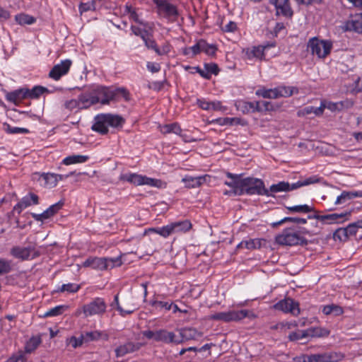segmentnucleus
Instances as JSON below:
<instances>
[{
  "label": "nucleus",
  "mask_w": 362,
  "mask_h": 362,
  "mask_svg": "<svg viewBox=\"0 0 362 362\" xmlns=\"http://www.w3.org/2000/svg\"><path fill=\"white\" fill-rule=\"evenodd\" d=\"M243 174H233L226 173L227 177L231 179L230 181H226L225 185L232 188L230 191H226V194L243 195L244 194L253 195H269L268 189L265 188L264 183L261 179L247 177H242Z\"/></svg>",
  "instance_id": "obj_1"
},
{
  "label": "nucleus",
  "mask_w": 362,
  "mask_h": 362,
  "mask_svg": "<svg viewBox=\"0 0 362 362\" xmlns=\"http://www.w3.org/2000/svg\"><path fill=\"white\" fill-rule=\"evenodd\" d=\"M124 123V119L117 115L100 114L95 117L91 129L100 134H106L108 132V127H121Z\"/></svg>",
  "instance_id": "obj_2"
},
{
  "label": "nucleus",
  "mask_w": 362,
  "mask_h": 362,
  "mask_svg": "<svg viewBox=\"0 0 362 362\" xmlns=\"http://www.w3.org/2000/svg\"><path fill=\"white\" fill-rule=\"evenodd\" d=\"M275 242L280 245L286 246H306L308 240L305 237L298 235L294 226L286 228L275 237Z\"/></svg>",
  "instance_id": "obj_3"
},
{
  "label": "nucleus",
  "mask_w": 362,
  "mask_h": 362,
  "mask_svg": "<svg viewBox=\"0 0 362 362\" xmlns=\"http://www.w3.org/2000/svg\"><path fill=\"white\" fill-rule=\"evenodd\" d=\"M321 181V178L317 175H314L310 177L305 179L304 180H299L296 183L289 184L288 182H279L276 184H273L270 186L269 189H268L269 195H266L267 197H274V193L281 192H290L294 189H296L300 187L309 185L311 184L318 183Z\"/></svg>",
  "instance_id": "obj_4"
},
{
  "label": "nucleus",
  "mask_w": 362,
  "mask_h": 362,
  "mask_svg": "<svg viewBox=\"0 0 362 362\" xmlns=\"http://www.w3.org/2000/svg\"><path fill=\"white\" fill-rule=\"evenodd\" d=\"M331 42L327 40H319L317 37H313L308 42V49L313 54H316L319 58L327 57L332 49Z\"/></svg>",
  "instance_id": "obj_5"
},
{
  "label": "nucleus",
  "mask_w": 362,
  "mask_h": 362,
  "mask_svg": "<svg viewBox=\"0 0 362 362\" xmlns=\"http://www.w3.org/2000/svg\"><path fill=\"white\" fill-rule=\"evenodd\" d=\"M92 103H101L103 105L109 104V103L115 100V93L113 88L106 86H97L91 91Z\"/></svg>",
  "instance_id": "obj_6"
},
{
  "label": "nucleus",
  "mask_w": 362,
  "mask_h": 362,
  "mask_svg": "<svg viewBox=\"0 0 362 362\" xmlns=\"http://www.w3.org/2000/svg\"><path fill=\"white\" fill-rule=\"evenodd\" d=\"M317 211L313 215H308V219H317L322 222H326L327 223H343L345 220H348V216L351 214V211H346L340 214L334 213L326 215H320Z\"/></svg>",
  "instance_id": "obj_7"
},
{
  "label": "nucleus",
  "mask_w": 362,
  "mask_h": 362,
  "mask_svg": "<svg viewBox=\"0 0 362 362\" xmlns=\"http://www.w3.org/2000/svg\"><path fill=\"white\" fill-rule=\"evenodd\" d=\"M217 48L214 45H209L205 40H200L194 45L182 49V54L189 55L192 53V56L199 54L201 51L205 52L208 55L213 56L215 54Z\"/></svg>",
  "instance_id": "obj_8"
},
{
  "label": "nucleus",
  "mask_w": 362,
  "mask_h": 362,
  "mask_svg": "<svg viewBox=\"0 0 362 362\" xmlns=\"http://www.w3.org/2000/svg\"><path fill=\"white\" fill-rule=\"evenodd\" d=\"M248 311L246 310H230L228 312L216 313L211 316L214 320L229 322L231 321H239L247 316Z\"/></svg>",
  "instance_id": "obj_9"
},
{
  "label": "nucleus",
  "mask_w": 362,
  "mask_h": 362,
  "mask_svg": "<svg viewBox=\"0 0 362 362\" xmlns=\"http://www.w3.org/2000/svg\"><path fill=\"white\" fill-rule=\"evenodd\" d=\"M106 308L107 305L104 299L96 298L89 303L84 305L83 310L84 315L88 317L95 315H102L105 312Z\"/></svg>",
  "instance_id": "obj_10"
},
{
  "label": "nucleus",
  "mask_w": 362,
  "mask_h": 362,
  "mask_svg": "<svg viewBox=\"0 0 362 362\" xmlns=\"http://www.w3.org/2000/svg\"><path fill=\"white\" fill-rule=\"evenodd\" d=\"M344 358L340 352H325L322 354H310L308 362H338Z\"/></svg>",
  "instance_id": "obj_11"
},
{
  "label": "nucleus",
  "mask_w": 362,
  "mask_h": 362,
  "mask_svg": "<svg viewBox=\"0 0 362 362\" xmlns=\"http://www.w3.org/2000/svg\"><path fill=\"white\" fill-rule=\"evenodd\" d=\"M274 308L284 313H290L295 316L300 314L299 303L290 298H285L276 303Z\"/></svg>",
  "instance_id": "obj_12"
},
{
  "label": "nucleus",
  "mask_w": 362,
  "mask_h": 362,
  "mask_svg": "<svg viewBox=\"0 0 362 362\" xmlns=\"http://www.w3.org/2000/svg\"><path fill=\"white\" fill-rule=\"evenodd\" d=\"M178 335L173 332H169L161 329L157 330L156 341H161L165 344H179L181 343V329H177Z\"/></svg>",
  "instance_id": "obj_13"
},
{
  "label": "nucleus",
  "mask_w": 362,
  "mask_h": 362,
  "mask_svg": "<svg viewBox=\"0 0 362 362\" xmlns=\"http://www.w3.org/2000/svg\"><path fill=\"white\" fill-rule=\"evenodd\" d=\"M156 5L158 14L169 20L174 21L179 15L177 7L167 1Z\"/></svg>",
  "instance_id": "obj_14"
},
{
  "label": "nucleus",
  "mask_w": 362,
  "mask_h": 362,
  "mask_svg": "<svg viewBox=\"0 0 362 362\" xmlns=\"http://www.w3.org/2000/svg\"><path fill=\"white\" fill-rule=\"evenodd\" d=\"M71 64L72 62L70 59H65L62 61L60 64L54 65L49 71V77L56 81L59 80L62 76L69 72Z\"/></svg>",
  "instance_id": "obj_15"
},
{
  "label": "nucleus",
  "mask_w": 362,
  "mask_h": 362,
  "mask_svg": "<svg viewBox=\"0 0 362 362\" xmlns=\"http://www.w3.org/2000/svg\"><path fill=\"white\" fill-rule=\"evenodd\" d=\"M39 204V197L37 194L33 193H29L28 195L25 196L22 199L14 206L13 211L17 212L20 214L23 209L31 206L37 205Z\"/></svg>",
  "instance_id": "obj_16"
},
{
  "label": "nucleus",
  "mask_w": 362,
  "mask_h": 362,
  "mask_svg": "<svg viewBox=\"0 0 362 362\" xmlns=\"http://www.w3.org/2000/svg\"><path fill=\"white\" fill-rule=\"evenodd\" d=\"M150 230L166 238L174 233H179L181 231V221H177L160 228H151Z\"/></svg>",
  "instance_id": "obj_17"
},
{
  "label": "nucleus",
  "mask_w": 362,
  "mask_h": 362,
  "mask_svg": "<svg viewBox=\"0 0 362 362\" xmlns=\"http://www.w3.org/2000/svg\"><path fill=\"white\" fill-rule=\"evenodd\" d=\"M204 67V70L200 69L199 66H196L194 69H196V71L205 79H210L212 74L217 76L220 71L216 63H205Z\"/></svg>",
  "instance_id": "obj_18"
},
{
  "label": "nucleus",
  "mask_w": 362,
  "mask_h": 362,
  "mask_svg": "<svg viewBox=\"0 0 362 362\" xmlns=\"http://www.w3.org/2000/svg\"><path fill=\"white\" fill-rule=\"evenodd\" d=\"M141 344L139 343H134L132 341L127 342L123 345L118 346L115 349V354L117 357H122L126 354L133 353L138 351L141 348Z\"/></svg>",
  "instance_id": "obj_19"
},
{
  "label": "nucleus",
  "mask_w": 362,
  "mask_h": 362,
  "mask_svg": "<svg viewBox=\"0 0 362 362\" xmlns=\"http://www.w3.org/2000/svg\"><path fill=\"white\" fill-rule=\"evenodd\" d=\"M362 24V13H356L353 18L347 21L344 25L346 31H354L358 33Z\"/></svg>",
  "instance_id": "obj_20"
},
{
  "label": "nucleus",
  "mask_w": 362,
  "mask_h": 362,
  "mask_svg": "<svg viewBox=\"0 0 362 362\" xmlns=\"http://www.w3.org/2000/svg\"><path fill=\"white\" fill-rule=\"evenodd\" d=\"M206 176H197V175H182V182L185 187L187 188H194L200 186L206 180Z\"/></svg>",
  "instance_id": "obj_21"
},
{
  "label": "nucleus",
  "mask_w": 362,
  "mask_h": 362,
  "mask_svg": "<svg viewBox=\"0 0 362 362\" xmlns=\"http://www.w3.org/2000/svg\"><path fill=\"white\" fill-rule=\"evenodd\" d=\"M105 258L93 257L87 259L83 263V267H90L94 269L103 270L107 269Z\"/></svg>",
  "instance_id": "obj_22"
},
{
  "label": "nucleus",
  "mask_w": 362,
  "mask_h": 362,
  "mask_svg": "<svg viewBox=\"0 0 362 362\" xmlns=\"http://www.w3.org/2000/svg\"><path fill=\"white\" fill-rule=\"evenodd\" d=\"M29 89L21 88L16 90L6 95V100L15 104L21 102L24 98H28Z\"/></svg>",
  "instance_id": "obj_23"
},
{
  "label": "nucleus",
  "mask_w": 362,
  "mask_h": 362,
  "mask_svg": "<svg viewBox=\"0 0 362 362\" xmlns=\"http://www.w3.org/2000/svg\"><path fill=\"white\" fill-rule=\"evenodd\" d=\"M32 250L33 248L30 247H21L19 246H15L11 248V254L16 258L21 259L22 260H25L28 259L30 256Z\"/></svg>",
  "instance_id": "obj_24"
},
{
  "label": "nucleus",
  "mask_w": 362,
  "mask_h": 362,
  "mask_svg": "<svg viewBox=\"0 0 362 362\" xmlns=\"http://www.w3.org/2000/svg\"><path fill=\"white\" fill-rule=\"evenodd\" d=\"M243 113L262 112L263 107L260 105L259 102H245L242 101L239 103L238 106Z\"/></svg>",
  "instance_id": "obj_25"
},
{
  "label": "nucleus",
  "mask_w": 362,
  "mask_h": 362,
  "mask_svg": "<svg viewBox=\"0 0 362 362\" xmlns=\"http://www.w3.org/2000/svg\"><path fill=\"white\" fill-rule=\"evenodd\" d=\"M274 46V44H267L265 46L253 47L252 49H247L246 50V55L250 59L252 58L262 59V57L264 56V50L269 47Z\"/></svg>",
  "instance_id": "obj_26"
},
{
  "label": "nucleus",
  "mask_w": 362,
  "mask_h": 362,
  "mask_svg": "<svg viewBox=\"0 0 362 362\" xmlns=\"http://www.w3.org/2000/svg\"><path fill=\"white\" fill-rule=\"evenodd\" d=\"M355 197H362V191H344L339 197H337L335 201V204H344L346 202Z\"/></svg>",
  "instance_id": "obj_27"
},
{
  "label": "nucleus",
  "mask_w": 362,
  "mask_h": 362,
  "mask_svg": "<svg viewBox=\"0 0 362 362\" xmlns=\"http://www.w3.org/2000/svg\"><path fill=\"white\" fill-rule=\"evenodd\" d=\"M276 15L280 13L285 17L291 18L293 12L291 8L289 0H281L276 7Z\"/></svg>",
  "instance_id": "obj_28"
},
{
  "label": "nucleus",
  "mask_w": 362,
  "mask_h": 362,
  "mask_svg": "<svg viewBox=\"0 0 362 362\" xmlns=\"http://www.w3.org/2000/svg\"><path fill=\"white\" fill-rule=\"evenodd\" d=\"M144 175L136 173L124 174L120 176V180L127 181L134 185H143Z\"/></svg>",
  "instance_id": "obj_29"
},
{
  "label": "nucleus",
  "mask_w": 362,
  "mask_h": 362,
  "mask_svg": "<svg viewBox=\"0 0 362 362\" xmlns=\"http://www.w3.org/2000/svg\"><path fill=\"white\" fill-rule=\"evenodd\" d=\"M202 336L196 329L192 327H182V341L196 339Z\"/></svg>",
  "instance_id": "obj_30"
},
{
  "label": "nucleus",
  "mask_w": 362,
  "mask_h": 362,
  "mask_svg": "<svg viewBox=\"0 0 362 362\" xmlns=\"http://www.w3.org/2000/svg\"><path fill=\"white\" fill-rule=\"evenodd\" d=\"M306 334L307 337H327L329 334V331L327 329L322 328V327H310L307 329Z\"/></svg>",
  "instance_id": "obj_31"
},
{
  "label": "nucleus",
  "mask_w": 362,
  "mask_h": 362,
  "mask_svg": "<svg viewBox=\"0 0 362 362\" xmlns=\"http://www.w3.org/2000/svg\"><path fill=\"white\" fill-rule=\"evenodd\" d=\"M42 339L40 336L32 337L25 345V352L30 354L34 351L41 344Z\"/></svg>",
  "instance_id": "obj_32"
},
{
  "label": "nucleus",
  "mask_w": 362,
  "mask_h": 362,
  "mask_svg": "<svg viewBox=\"0 0 362 362\" xmlns=\"http://www.w3.org/2000/svg\"><path fill=\"white\" fill-rule=\"evenodd\" d=\"M88 156L83 155H71L66 157L63 160L62 163L66 165L75 164V163H85L88 160Z\"/></svg>",
  "instance_id": "obj_33"
},
{
  "label": "nucleus",
  "mask_w": 362,
  "mask_h": 362,
  "mask_svg": "<svg viewBox=\"0 0 362 362\" xmlns=\"http://www.w3.org/2000/svg\"><path fill=\"white\" fill-rule=\"evenodd\" d=\"M41 177L44 180L45 187L52 188L57 185V176L54 173H44Z\"/></svg>",
  "instance_id": "obj_34"
},
{
  "label": "nucleus",
  "mask_w": 362,
  "mask_h": 362,
  "mask_svg": "<svg viewBox=\"0 0 362 362\" xmlns=\"http://www.w3.org/2000/svg\"><path fill=\"white\" fill-rule=\"evenodd\" d=\"M260 247L261 240L259 239L243 240L237 246L238 248H246L248 250H254L256 248H259Z\"/></svg>",
  "instance_id": "obj_35"
},
{
  "label": "nucleus",
  "mask_w": 362,
  "mask_h": 362,
  "mask_svg": "<svg viewBox=\"0 0 362 362\" xmlns=\"http://www.w3.org/2000/svg\"><path fill=\"white\" fill-rule=\"evenodd\" d=\"M160 131L163 134L173 133L178 136L181 134V128L177 122L162 126Z\"/></svg>",
  "instance_id": "obj_36"
},
{
  "label": "nucleus",
  "mask_w": 362,
  "mask_h": 362,
  "mask_svg": "<svg viewBox=\"0 0 362 362\" xmlns=\"http://www.w3.org/2000/svg\"><path fill=\"white\" fill-rule=\"evenodd\" d=\"M142 40H144L145 45L148 49H153L159 55L162 54V52L157 47L155 40L151 37L148 33L147 34H144V36H142Z\"/></svg>",
  "instance_id": "obj_37"
},
{
  "label": "nucleus",
  "mask_w": 362,
  "mask_h": 362,
  "mask_svg": "<svg viewBox=\"0 0 362 362\" xmlns=\"http://www.w3.org/2000/svg\"><path fill=\"white\" fill-rule=\"evenodd\" d=\"M276 93H278V98L279 97H289L292 95L294 93H298V88L295 87H286L281 86L276 88Z\"/></svg>",
  "instance_id": "obj_38"
},
{
  "label": "nucleus",
  "mask_w": 362,
  "mask_h": 362,
  "mask_svg": "<svg viewBox=\"0 0 362 362\" xmlns=\"http://www.w3.org/2000/svg\"><path fill=\"white\" fill-rule=\"evenodd\" d=\"M286 208L289 211L294 213H308L310 211H314L315 213L316 211L313 207H311L307 204L288 206Z\"/></svg>",
  "instance_id": "obj_39"
},
{
  "label": "nucleus",
  "mask_w": 362,
  "mask_h": 362,
  "mask_svg": "<svg viewBox=\"0 0 362 362\" xmlns=\"http://www.w3.org/2000/svg\"><path fill=\"white\" fill-rule=\"evenodd\" d=\"M68 306L66 305H57L47 310L45 314L44 317H53L62 315L65 310H66Z\"/></svg>",
  "instance_id": "obj_40"
},
{
  "label": "nucleus",
  "mask_w": 362,
  "mask_h": 362,
  "mask_svg": "<svg viewBox=\"0 0 362 362\" xmlns=\"http://www.w3.org/2000/svg\"><path fill=\"white\" fill-rule=\"evenodd\" d=\"M16 21L20 25H31L35 22V18L27 14L16 16Z\"/></svg>",
  "instance_id": "obj_41"
},
{
  "label": "nucleus",
  "mask_w": 362,
  "mask_h": 362,
  "mask_svg": "<svg viewBox=\"0 0 362 362\" xmlns=\"http://www.w3.org/2000/svg\"><path fill=\"white\" fill-rule=\"evenodd\" d=\"M144 185L156 187L158 188H162L165 185V183L163 182L160 180L151 178L144 175L143 185Z\"/></svg>",
  "instance_id": "obj_42"
},
{
  "label": "nucleus",
  "mask_w": 362,
  "mask_h": 362,
  "mask_svg": "<svg viewBox=\"0 0 362 362\" xmlns=\"http://www.w3.org/2000/svg\"><path fill=\"white\" fill-rule=\"evenodd\" d=\"M257 95L262 96L264 98H277L276 88L274 89H260L257 91Z\"/></svg>",
  "instance_id": "obj_43"
},
{
  "label": "nucleus",
  "mask_w": 362,
  "mask_h": 362,
  "mask_svg": "<svg viewBox=\"0 0 362 362\" xmlns=\"http://www.w3.org/2000/svg\"><path fill=\"white\" fill-rule=\"evenodd\" d=\"M4 129L7 133L12 134H28L29 132V130L26 128L13 127L7 123L4 124Z\"/></svg>",
  "instance_id": "obj_44"
},
{
  "label": "nucleus",
  "mask_w": 362,
  "mask_h": 362,
  "mask_svg": "<svg viewBox=\"0 0 362 362\" xmlns=\"http://www.w3.org/2000/svg\"><path fill=\"white\" fill-rule=\"evenodd\" d=\"M12 270V262L5 259H0V275L8 274Z\"/></svg>",
  "instance_id": "obj_45"
},
{
  "label": "nucleus",
  "mask_w": 362,
  "mask_h": 362,
  "mask_svg": "<svg viewBox=\"0 0 362 362\" xmlns=\"http://www.w3.org/2000/svg\"><path fill=\"white\" fill-rule=\"evenodd\" d=\"M48 90L42 86H35L31 90H29L28 98H37L45 92H47Z\"/></svg>",
  "instance_id": "obj_46"
},
{
  "label": "nucleus",
  "mask_w": 362,
  "mask_h": 362,
  "mask_svg": "<svg viewBox=\"0 0 362 362\" xmlns=\"http://www.w3.org/2000/svg\"><path fill=\"white\" fill-rule=\"evenodd\" d=\"M334 239H338L340 241H346L349 238L347 231L345 228L337 229L333 234Z\"/></svg>",
  "instance_id": "obj_47"
},
{
  "label": "nucleus",
  "mask_w": 362,
  "mask_h": 362,
  "mask_svg": "<svg viewBox=\"0 0 362 362\" xmlns=\"http://www.w3.org/2000/svg\"><path fill=\"white\" fill-rule=\"evenodd\" d=\"M92 99V93H90V95L87 96L85 95H81L78 98V102L79 105L81 103L82 106L81 108H87L91 105H95V103H92L91 100Z\"/></svg>",
  "instance_id": "obj_48"
},
{
  "label": "nucleus",
  "mask_w": 362,
  "mask_h": 362,
  "mask_svg": "<svg viewBox=\"0 0 362 362\" xmlns=\"http://www.w3.org/2000/svg\"><path fill=\"white\" fill-rule=\"evenodd\" d=\"M304 338H307L306 331L305 330H299L298 332H292L288 335V339L290 341H297L299 339H302Z\"/></svg>",
  "instance_id": "obj_49"
},
{
  "label": "nucleus",
  "mask_w": 362,
  "mask_h": 362,
  "mask_svg": "<svg viewBox=\"0 0 362 362\" xmlns=\"http://www.w3.org/2000/svg\"><path fill=\"white\" fill-rule=\"evenodd\" d=\"M80 288V286L78 284H63L59 291L61 292H65V291H67V292H70V293H74V292H76L79 290Z\"/></svg>",
  "instance_id": "obj_50"
},
{
  "label": "nucleus",
  "mask_w": 362,
  "mask_h": 362,
  "mask_svg": "<svg viewBox=\"0 0 362 362\" xmlns=\"http://www.w3.org/2000/svg\"><path fill=\"white\" fill-rule=\"evenodd\" d=\"M107 269H112L115 267H119L122 264V260L119 257L115 258H105Z\"/></svg>",
  "instance_id": "obj_51"
},
{
  "label": "nucleus",
  "mask_w": 362,
  "mask_h": 362,
  "mask_svg": "<svg viewBox=\"0 0 362 362\" xmlns=\"http://www.w3.org/2000/svg\"><path fill=\"white\" fill-rule=\"evenodd\" d=\"M298 219H299L298 217H285L279 221L272 223L271 224V226L273 228H275L277 226H279L284 223H287V222H293V223L298 224Z\"/></svg>",
  "instance_id": "obj_52"
},
{
  "label": "nucleus",
  "mask_w": 362,
  "mask_h": 362,
  "mask_svg": "<svg viewBox=\"0 0 362 362\" xmlns=\"http://www.w3.org/2000/svg\"><path fill=\"white\" fill-rule=\"evenodd\" d=\"M113 92L115 93V99H116L117 97L121 95L125 99V100H129V93L125 88H113Z\"/></svg>",
  "instance_id": "obj_53"
},
{
  "label": "nucleus",
  "mask_w": 362,
  "mask_h": 362,
  "mask_svg": "<svg viewBox=\"0 0 362 362\" xmlns=\"http://www.w3.org/2000/svg\"><path fill=\"white\" fill-rule=\"evenodd\" d=\"M100 337V333L97 331L86 332L84 334L82 335V338L84 339V340H86V341L97 340Z\"/></svg>",
  "instance_id": "obj_54"
},
{
  "label": "nucleus",
  "mask_w": 362,
  "mask_h": 362,
  "mask_svg": "<svg viewBox=\"0 0 362 362\" xmlns=\"http://www.w3.org/2000/svg\"><path fill=\"white\" fill-rule=\"evenodd\" d=\"M156 308H164L166 310H170L172 308L173 303H169L168 302L163 301H155L152 304Z\"/></svg>",
  "instance_id": "obj_55"
},
{
  "label": "nucleus",
  "mask_w": 362,
  "mask_h": 362,
  "mask_svg": "<svg viewBox=\"0 0 362 362\" xmlns=\"http://www.w3.org/2000/svg\"><path fill=\"white\" fill-rule=\"evenodd\" d=\"M347 231L348 236L356 235L357 230L359 228L356 222L350 223L346 228H345Z\"/></svg>",
  "instance_id": "obj_56"
},
{
  "label": "nucleus",
  "mask_w": 362,
  "mask_h": 362,
  "mask_svg": "<svg viewBox=\"0 0 362 362\" xmlns=\"http://www.w3.org/2000/svg\"><path fill=\"white\" fill-rule=\"evenodd\" d=\"M64 107L69 110H73L76 107L81 108V107H79V102L74 99L66 101L64 103Z\"/></svg>",
  "instance_id": "obj_57"
},
{
  "label": "nucleus",
  "mask_w": 362,
  "mask_h": 362,
  "mask_svg": "<svg viewBox=\"0 0 362 362\" xmlns=\"http://www.w3.org/2000/svg\"><path fill=\"white\" fill-rule=\"evenodd\" d=\"M182 315H189L191 319H195L197 317L195 310L186 305L182 307Z\"/></svg>",
  "instance_id": "obj_58"
},
{
  "label": "nucleus",
  "mask_w": 362,
  "mask_h": 362,
  "mask_svg": "<svg viewBox=\"0 0 362 362\" xmlns=\"http://www.w3.org/2000/svg\"><path fill=\"white\" fill-rule=\"evenodd\" d=\"M64 202L62 200L59 201L57 203L51 205L49 209L52 213L55 215L64 206Z\"/></svg>",
  "instance_id": "obj_59"
},
{
  "label": "nucleus",
  "mask_w": 362,
  "mask_h": 362,
  "mask_svg": "<svg viewBox=\"0 0 362 362\" xmlns=\"http://www.w3.org/2000/svg\"><path fill=\"white\" fill-rule=\"evenodd\" d=\"M300 236L305 237V235H309L310 236L316 234V233H311L307 228L301 226H294Z\"/></svg>",
  "instance_id": "obj_60"
},
{
  "label": "nucleus",
  "mask_w": 362,
  "mask_h": 362,
  "mask_svg": "<svg viewBox=\"0 0 362 362\" xmlns=\"http://www.w3.org/2000/svg\"><path fill=\"white\" fill-rule=\"evenodd\" d=\"M216 122L221 125H233L234 124L235 119L225 117L216 119Z\"/></svg>",
  "instance_id": "obj_61"
},
{
  "label": "nucleus",
  "mask_w": 362,
  "mask_h": 362,
  "mask_svg": "<svg viewBox=\"0 0 362 362\" xmlns=\"http://www.w3.org/2000/svg\"><path fill=\"white\" fill-rule=\"evenodd\" d=\"M142 335L145 337H146L148 339H154L156 341L157 337V330L156 331H151V330H144L142 332Z\"/></svg>",
  "instance_id": "obj_62"
},
{
  "label": "nucleus",
  "mask_w": 362,
  "mask_h": 362,
  "mask_svg": "<svg viewBox=\"0 0 362 362\" xmlns=\"http://www.w3.org/2000/svg\"><path fill=\"white\" fill-rule=\"evenodd\" d=\"M147 68L152 73H156V72H158L160 70V66L158 63L148 62Z\"/></svg>",
  "instance_id": "obj_63"
},
{
  "label": "nucleus",
  "mask_w": 362,
  "mask_h": 362,
  "mask_svg": "<svg viewBox=\"0 0 362 362\" xmlns=\"http://www.w3.org/2000/svg\"><path fill=\"white\" fill-rule=\"evenodd\" d=\"M237 25L235 22L230 21L227 25L223 27V30L224 32H233L236 30Z\"/></svg>",
  "instance_id": "obj_64"
}]
</instances>
